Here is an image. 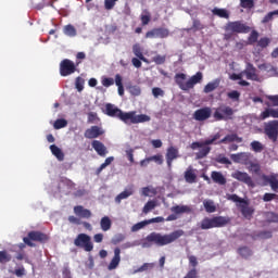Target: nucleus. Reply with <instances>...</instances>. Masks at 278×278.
<instances>
[{"label":"nucleus","mask_w":278,"mask_h":278,"mask_svg":"<svg viewBox=\"0 0 278 278\" xmlns=\"http://www.w3.org/2000/svg\"><path fill=\"white\" fill-rule=\"evenodd\" d=\"M170 36V30L168 28L159 27L153 28L146 33V38H168Z\"/></svg>","instance_id":"11"},{"label":"nucleus","mask_w":278,"mask_h":278,"mask_svg":"<svg viewBox=\"0 0 278 278\" xmlns=\"http://www.w3.org/2000/svg\"><path fill=\"white\" fill-rule=\"evenodd\" d=\"M251 150L254 151V153H262L264 151V144L260 141H252L250 143Z\"/></svg>","instance_id":"42"},{"label":"nucleus","mask_w":278,"mask_h":278,"mask_svg":"<svg viewBox=\"0 0 278 278\" xmlns=\"http://www.w3.org/2000/svg\"><path fill=\"white\" fill-rule=\"evenodd\" d=\"M77 71V66L75 63L68 59H64L60 63V75L61 77H68V75H73Z\"/></svg>","instance_id":"8"},{"label":"nucleus","mask_w":278,"mask_h":278,"mask_svg":"<svg viewBox=\"0 0 278 278\" xmlns=\"http://www.w3.org/2000/svg\"><path fill=\"white\" fill-rule=\"evenodd\" d=\"M122 113H123V110L118 109V106H116L112 103L105 104L104 114H106V116H111V118H119L121 119Z\"/></svg>","instance_id":"16"},{"label":"nucleus","mask_w":278,"mask_h":278,"mask_svg":"<svg viewBox=\"0 0 278 278\" xmlns=\"http://www.w3.org/2000/svg\"><path fill=\"white\" fill-rule=\"evenodd\" d=\"M118 0H104V10H114Z\"/></svg>","instance_id":"56"},{"label":"nucleus","mask_w":278,"mask_h":278,"mask_svg":"<svg viewBox=\"0 0 278 278\" xmlns=\"http://www.w3.org/2000/svg\"><path fill=\"white\" fill-rule=\"evenodd\" d=\"M153 266H155L153 263H144L138 269H136L135 273H144V271L153 268Z\"/></svg>","instance_id":"52"},{"label":"nucleus","mask_w":278,"mask_h":278,"mask_svg":"<svg viewBox=\"0 0 278 278\" xmlns=\"http://www.w3.org/2000/svg\"><path fill=\"white\" fill-rule=\"evenodd\" d=\"M177 157H179V150L175 147H169L166 153V162H167L168 168L173 166V161L177 160Z\"/></svg>","instance_id":"18"},{"label":"nucleus","mask_w":278,"mask_h":278,"mask_svg":"<svg viewBox=\"0 0 278 278\" xmlns=\"http://www.w3.org/2000/svg\"><path fill=\"white\" fill-rule=\"evenodd\" d=\"M172 212H174V214H190L192 210L188 205H176L172 207Z\"/></svg>","instance_id":"33"},{"label":"nucleus","mask_w":278,"mask_h":278,"mask_svg":"<svg viewBox=\"0 0 278 278\" xmlns=\"http://www.w3.org/2000/svg\"><path fill=\"white\" fill-rule=\"evenodd\" d=\"M96 121H99V115L96 112H89L87 123L92 124Z\"/></svg>","instance_id":"61"},{"label":"nucleus","mask_w":278,"mask_h":278,"mask_svg":"<svg viewBox=\"0 0 278 278\" xmlns=\"http://www.w3.org/2000/svg\"><path fill=\"white\" fill-rule=\"evenodd\" d=\"M244 74L247 79H251L252 81H260V76H257L255 66H253V64H248Z\"/></svg>","instance_id":"23"},{"label":"nucleus","mask_w":278,"mask_h":278,"mask_svg":"<svg viewBox=\"0 0 278 278\" xmlns=\"http://www.w3.org/2000/svg\"><path fill=\"white\" fill-rule=\"evenodd\" d=\"M181 236H184V230H175L168 235L151 232L142 241V248L150 249V247H153V244L156 247H166L167 244H173V242L179 240Z\"/></svg>","instance_id":"1"},{"label":"nucleus","mask_w":278,"mask_h":278,"mask_svg":"<svg viewBox=\"0 0 278 278\" xmlns=\"http://www.w3.org/2000/svg\"><path fill=\"white\" fill-rule=\"evenodd\" d=\"M104 131L99 126H91L90 128L85 130V138L88 140H94V138H99V136H103Z\"/></svg>","instance_id":"15"},{"label":"nucleus","mask_w":278,"mask_h":278,"mask_svg":"<svg viewBox=\"0 0 278 278\" xmlns=\"http://www.w3.org/2000/svg\"><path fill=\"white\" fill-rule=\"evenodd\" d=\"M63 33L70 38H75V36H77V29L71 24L64 26Z\"/></svg>","instance_id":"36"},{"label":"nucleus","mask_w":278,"mask_h":278,"mask_svg":"<svg viewBox=\"0 0 278 278\" xmlns=\"http://www.w3.org/2000/svg\"><path fill=\"white\" fill-rule=\"evenodd\" d=\"M224 31V40L229 42L231 40H236V36H238V34H249V31H251V27L242 21H233L226 23Z\"/></svg>","instance_id":"2"},{"label":"nucleus","mask_w":278,"mask_h":278,"mask_svg":"<svg viewBox=\"0 0 278 278\" xmlns=\"http://www.w3.org/2000/svg\"><path fill=\"white\" fill-rule=\"evenodd\" d=\"M266 181L269 184L274 192H278V174L270 175L266 178Z\"/></svg>","instance_id":"31"},{"label":"nucleus","mask_w":278,"mask_h":278,"mask_svg":"<svg viewBox=\"0 0 278 278\" xmlns=\"http://www.w3.org/2000/svg\"><path fill=\"white\" fill-rule=\"evenodd\" d=\"M118 264H121V248H115L114 256L108 266L109 270H116V268H118Z\"/></svg>","instance_id":"20"},{"label":"nucleus","mask_w":278,"mask_h":278,"mask_svg":"<svg viewBox=\"0 0 278 278\" xmlns=\"http://www.w3.org/2000/svg\"><path fill=\"white\" fill-rule=\"evenodd\" d=\"M132 52L136 58L141 60V62H147V58H144V54H142V48L140 47V43H135L132 46Z\"/></svg>","instance_id":"34"},{"label":"nucleus","mask_w":278,"mask_h":278,"mask_svg":"<svg viewBox=\"0 0 278 278\" xmlns=\"http://www.w3.org/2000/svg\"><path fill=\"white\" fill-rule=\"evenodd\" d=\"M265 134L271 140V142H277L278 140V121H271L265 125Z\"/></svg>","instance_id":"10"},{"label":"nucleus","mask_w":278,"mask_h":278,"mask_svg":"<svg viewBox=\"0 0 278 278\" xmlns=\"http://www.w3.org/2000/svg\"><path fill=\"white\" fill-rule=\"evenodd\" d=\"M152 62H154L157 65H162L166 62V55H155L152 58Z\"/></svg>","instance_id":"53"},{"label":"nucleus","mask_w":278,"mask_h":278,"mask_svg":"<svg viewBox=\"0 0 278 278\" xmlns=\"http://www.w3.org/2000/svg\"><path fill=\"white\" fill-rule=\"evenodd\" d=\"M230 142H237L240 144V142H243V139L242 137H239L238 134H230L220 139L217 144H229Z\"/></svg>","instance_id":"21"},{"label":"nucleus","mask_w":278,"mask_h":278,"mask_svg":"<svg viewBox=\"0 0 278 278\" xmlns=\"http://www.w3.org/2000/svg\"><path fill=\"white\" fill-rule=\"evenodd\" d=\"M50 151L59 162H64V152L55 144L50 146Z\"/></svg>","instance_id":"30"},{"label":"nucleus","mask_w":278,"mask_h":278,"mask_svg":"<svg viewBox=\"0 0 278 278\" xmlns=\"http://www.w3.org/2000/svg\"><path fill=\"white\" fill-rule=\"evenodd\" d=\"M84 84H85L84 78H81V77L76 78L75 86H76V89L78 90V92H81V90H84Z\"/></svg>","instance_id":"59"},{"label":"nucleus","mask_w":278,"mask_h":278,"mask_svg":"<svg viewBox=\"0 0 278 278\" xmlns=\"http://www.w3.org/2000/svg\"><path fill=\"white\" fill-rule=\"evenodd\" d=\"M231 223V218L227 216L204 217L200 223V228L203 230L218 229L227 227Z\"/></svg>","instance_id":"3"},{"label":"nucleus","mask_w":278,"mask_h":278,"mask_svg":"<svg viewBox=\"0 0 278 278\" xmlns=\"http://www.w3.org/2000/svg\"><path fill=\"white\" fill-rule=\"evenodd\" d=\"M253 208L251 206L242 205L241 206V214L244 218H251L253 216Z\"/></svg>","instance_id":"43"},{"label":"nucleus","mask_w":278,"mask_h":278,"mask_svg":"<svg viewBox=\"0 0 278 278\" xmlns=\"http://www.w3.org/2000/svg\"><path fill=\"white\" fill-rule=\"evenodd\" d=\"M211 151H212V148L207 146H203L202 148H200L199 152L195 153L197 160H203V157H207Z\"/></svg>","instance_id":"35"},{"label":"nucleus","mask_w":278,"mask_h":278,"mask_svg":"<svg viewBox=\"0 0 278 278\" xmlns=\"http://www.w3.org/2000/svg\"><path fill=\"white\" fill-rule=\"evenodd\" d=\"M278 118V109H266L261 113V121H266V118Z\"/></svg>","instance_id":"28"},{"label":"nucleus","mask_w":278,"mask_h":278,"mask_svg":"<svg viewBox=\"0 0 278 278\" xmlns=\"http://www.w3.org/2000/svg\"><path fill=\"white\" fill-rule=\"evenodd\" d=\"M258 38H260V33H257V30H252L250 36L248 37V42L250 45H255Z\"/></svg>","instance_id":"47"},{"label":"nucleus","mask_w":278,"mask_h":278,"mask_svg":"<svg viewBox=\"0 0 278 278\" xmlns=\"http://www.w3.org/2000/svg\"><path fill=\"white\" fill-rule=\"evenodd\" d=\"M249 170L251 173H254L255 175H260V170H262V167L260 166L258 163H253L252 161H250V163L248 164Z\"/></svg>","instance_id":"46"},{"label":"nucleus","mask_w":278,"mask_h":278,"mask_svg":"<svg viewBox=\"0 0 278 278\" xmlns=\"http://www.w3.org/2000/svg\"><path fill=\"white\" fill-rule=\"evenodd\" d=\"M215 162L218 164H231V161H229L225 155H219L215 159Z\"/></svg>","instance_id":"63"},{"label":"nucleus","mask_w":278,"mask_h":278,"mask_svg":"<svg viewBox=\"0 0 278 278\" xmlns=\"http://www.w3.org/2000/svg\"><path fill=\"white\" fill-rule=\"evenodd\" d=\"M100 227L102 231H110L112 229V219L109 216H104L100 220Z\"/></svg>","instance_id":"32"},{"label":"nucleus","mask_w":278,"mask_h":278,"mask_svg":"<svg viewBox=\"0 0 278 278\" xmlns=\"http://www.w3.org/2000/svg\"><path fill=\"white\" fill-rule=\"evenodd\" d=\"M227 200L232 201L233 203H247V201L238 197V194H227Z\"/></svg>","instance_id":"49"},{"label":"nucleus","mask_w":278,"mask_h":278,"mask_svg":"<svg viewBox=\"0 0 278 278\" xmlns=\"http://www.w3.org/2000/svg\"><path fill=\"white\" fill-rule=\"evenodd\" d=\"M75 247L78 249H84L87 253H90L94 249V244L92 243V238H90L87 233H79L74 240Z\"/></svg>","instance_id":"6"},{"label":"nucleus","mask_w":278,"mask_h":278,"mask_svg":"<svg viewBox=\"0 0 278 278\" xmlns=\"http://www.w3.org/2000/svg\"><path fill=\"white\" fill-rule=\"evenodd\" d=\"M233 114H236V111H233L231 106L222 104L215 109L213 117L215 121H232Z\"/></svg>","instance_id":"5"},{"label":"nucleus","mask_w":278,"mask_h":278,"mask_svg":"<svg viewBox=\"0 0 278 278\" xmlns=\"http://www.w3.org/2000/svg\"><path fill=\"white\" fill-rule=\"evenodd\" d=\"M8 262H12V255L8 251H0V264H8Z\"/></svg>","instance_id":"45"},{"label":"nucleus","mask_w":278,"mask_h":278,"mask_svg":"<svg viewBox=\"0 0 278 278\" xmlns=\"http://www.w3.org/2000/svg\"><path fill=\"white\" fill-rule=\"evenodd\" d=\"M203 205L207 214H214V212H216V204H214L212 200H204Z\"/></svg>","instance_id":"37"},{"label":"nucleus","mask_w":278,"mask_h":278,"mask_svg":"<svg viewBox=\"0 0 278 278\" xmlns=\"http://www.w3.org/2000/svg\"><path fill=\"white\" fill-rule=\"evenodd\" d=\"M201 81H203V73L198 72L195 75L191 76L187 80L188 90H192V88H194V86H197V84H201Z\"/></svg>","instance_id":"22"},{"label":"nucleus","mask_w":278,"mask_h":278,"mask_svg":"<svg viewBox=\"0 0 278 278\" xmlns=\"http://www.w3.org/2000/svg\"><path fill=\"white\" fill-rule=\"evenodd\" d=\"M74 213L76 216H79L80 218H90L92 216V212L88 208H84L81 205H77L74 207Z\"/></svg>","instance_id":"24"},{"label":"nucleus","mask_w":278,"mask_h":278,"mask_svg":"<svg viewBox=\"0 0 278 278\" xmlns=\"http://www.w3.org/2000/svg\"><path fill=\"white\" fill-rule=\"evenodd\" d=\"M240 8H243V10H253L255 8V0H240Z\"/></svg>","instance_id":"41"},{"label":"nucleus","mask_w":278,"mask_h":278,"mask_svg":"<svg viewBox=\"0 0 278 278\" xmlns=\"http://www.w3.org/2000/svg\"><path fill=\"white\" fill-rule=\"evenodd\" d=\"M49 240V236H47L45 232L33 230L28 232V237L23 238V242L27 247H36V243L34 242H47ZM33 241V242H31Z\"/></svg>","instance_id":"7"},{"label":"nucleus","mask_w":278,"mask_h":278,"mask_svg":"<svg viewBox=\"0 0 278 278\" xmlns=\"http://www.w3.org/2000/svg\"><path fill=\"white\" fill-rule=\"evenodd\" d=\"M185 181L187 184H194L197 181V174L192 169V166H189L185 172Z\"/></svg>","instance_id":"29"},{"label":"nucleus","mask_w":278,"mask_h":278,"mask_svg":"<svg viewBox=\"0 0 278 278\" xmlns=\"http://www.w3.org/2000/svg\"><path fill=\"white\" fill-rule=\"evenodd\" d=\"M220 139V134H215L211 139H206L203 142L194 141L191 143L190 148L192 151H197V149H201L203 147H210V144H214L216 140Z\"/></svg>","instance_id":"14"},{"label":"nucleus","mask_w":278,"mask_h":278,"mask_svg":"<svg viewBox=\"0 0 278 278\" xmlns=\"http://www.w3.org/2000/svg\"><path fill=\"white\" fill-rule=\"evenodd\" d=\"M230 157L235 164H244V166H249V164H251L252 154L250 152H241L231 154Z\"/></svg>","instance_id":"12"},{"label":"nucleus","mask_w":278,"mask_h":278,"mask_svg":"<svg viewBox=\"0 0 278 278\" xmlns=\"http://www.w3.org/2000/svg\"><path fill=\"white\" fill-rule=\"evenodd\" d=\"M231 178L237 179V181H240L241 184H245V186H249L250 188H255L253 178H251L247 172L236 170L231 174Z\"/></svg>","instance_id":"9"},{"label":"nucleus","mask_w":278,"mask_h":278,"mask_svg":"<svg viewBox=\"0 0 278 278\" xmlns=\"http://www.w3.org/2000/svg\"><path fill=\"white\" fill-rule=\"evenodd\" d=\"M175 84L178 85L180 90H184L185 92H188V81H186L187 76L184 73H178L174 77Z\"/></svg>","instance_id":"19"},{"label":"nucleus","mask_w":278,"mask_h":278,"mask_svg":"<svg viewBox=\"0 0 278 278\" xmlns=\"http://www.w3.org/2000/svg\"><path fill=\"white\" fill-rule=\"evenodd\" d=\"M140 21H141L142 25H149V23H151V13L146 12V14H141Z\"/></svg>","instance_id":"55"},{"label":"nucleus","mask_w":278,"mask_h":278,"mask_svg":"<svg viewBox=\"0 0 278 278\" xmlns=\"http://www.w3.org/2000/svg\"><path fill=\"white\" fill-rule=\"evenodd\" d=\"M211 179L214 181V184H218L219 186H225V184H227V178H225L220 172H212Z\"/></svg>","instance_id":"25"},{"label":"nucleus","mask_w":278,"mask_h":278,"mask_svg":"<svg viewBox=\"0 0 278 278\" xmlns=\"http://www.w3.org/2000/svg\"><path fill=\"white\" fill-rule=\"evenodd\" d=\"M268 45H270V39H268L267 37L261 38L257 41V46L261 47V49H266Z\"/></svg>","instance_id":"58"},{"label":"nucleus","mask_w":278,"mask_h":278,"mask_svg":"<svg viewBox=\"0 0 278 278\" xmlns=\"http://www.w3.org/2000/svg\"><path fill=\"white\" fill-rule=\"evenodd\" d=\"M218 86H220V79L216 78L213 81L207 83L204 86L203 93L204 94H210V92H214V90H216V88H218Z\"/></svg>","instance_id":"27"},{"label":"nucleus","mask_w":278,"mask_h":278,"mask_svg":"<svg viewBox=\"0 0 278 278\" xmlns=\"http://www.w3.org/2000/svg\"><path fill=\"white\" fill-rule=\"evenodd\" d=\"M152 94L155 97V99H157V97H164V90H162V88L154 87L152 89Z\"/></svg>","instance_id":"62"},{"label":"nucleus","mask_w":278,"mask_h":278,"mask_svg":"<svg viewBox=\"0 0 278 278\" xmlns=\"http://www.w3.org/2000/svg\"><path fill=\"white\" fill-rule=\"evenodd\" d=\"M66 125H68V122L64 118H59L54 122V129H64V127H66Z\"/></svg>","instance_id":"48"},{"label":"nucleus","mask_w":278,"mask_h":278,"mask_svg":"<svg viewBox=\"0 0 278 278\" xmlns=\"http://www.w3.org/2000/svg\"><path fill=\"white\" fill-rule=\"evenodd\" d=\"M91 147L96 151V153L100 155V157H105V155H108V148L105 147V144H103V142L99 140H93L91 142Z\"/></svg>","instance_id":"17"},{"label":"nucleus","mask_w":278,"mask_h":278,"mask_svg":"<svg viewBox=\"0 0 278 278\" xmlns=\"http://www.w3.org/2000/svg\"><path fill=\"white\" fill-rule=\"evenodd\" d=\"M267 99L273 103L274 108H278V94L267 96Z\"/></svg>","instance_id":"64"},{"label":"nucleus","mask_w":278,"mask_h":278,"mask_svg":"<svg viewBox=\"0 0 278 278\" xmlns=\"http://www.w3.org/2000/svg\"><path fill=\"white\" fill-rule=\"evenodd\" d=\"M194 121H199L200 123L203 121H207V118H212V108L204 106L202 109H198L193 113Z\"/></svg>","instance_id":"13"},{"label":"nucleus","mask_w":278,"mask_h":278,"mask_svg":"<svg viewBox=\"0 0 278 278\" xmlns=\"http://www.w3.org/2000/svg\"><path fill=\"white\" fill-rule=\"evenodd\" d=\"M134 194V186L127 187L124 191H122L116 198V203H121L124 199H129Z\"/></svg>","instance_id":"26"},{"label":"nucleus","mask_w":278,"mask_h":278,"mask_svg":"<svg viewBox=\"0 0 278 278\" xmlns=\"http://www.w3.org/2000/svg\"><path fill=\"white\" fill-rule=\"evenodd\" d=\"M119 121L125 123V125H138L140 123H149L151 121V116L147 114L136 115V111L123 112L119 115Z\"/></svg>","instance_id":"4"},{"label":"nucleus","mask_w":278,"mask_h":278,"mask_svg":"<svg viewBox=\"0 0 278 278\" xmlns=\"http://www.w3.org/2000/svg\"><path fill=\"white\" fill-rule=\"evenodd\" d=\"M275 16H278V10L267 13L262 20L263 25H266V23H270V21H273Z\"/></svg>","instance_id":"44"},{"label":"nucleus","mask_w":278,"mask_h":278,"mask_svg":"<svg viewBox=\"0 0 278 278\" xmlns=\"http://www.w3.org/2000/svg\"><path fill=\"white\" fill-rule=\"evenodd\" d=\"M228 99L232 101H240V92L238 90H232L227 93Z\"/></svg>","instance_id":"54"},{"label":"nucleus","mask_w":278,"mask_h":278,"mask_svg":"<svg viewBox=\"0 0 278 278\" xmlns=\"http://www.w3.org/2000/svg\"><path fill=\"white\" fill-rule=\"evenodd\" d=\"M213 14L219 16V18H229V12L226 9L215 8L213 9Z\"/></svg>","instance_id":"40"},{"label":"nucleus","mask_w":278,"mask_h":278,"mask_svg":"<svg viewBox=\"0 0 278 278\" xmlns=\"http://www.w3.org/2000/svg\"><path fill=\"white\" fill-rule=\"evenodd\" d=\"M275 200L278 201V194H277V193H265V194L263 195V201H264L265 203H268V202L275 201Z\"/></svg>","instance_id":"50"},{"label":"nucleus","mask_w":278,"mask_h":278,"mask_svg":"<svg viewBox=\"0 0 278 278\" xmlns=\"http://www.w3.org/2000/svg\"><path fill=\"white\" fill-rule=\"evenodd\" d=\"M238 253L241 255V257H244V260H249V257L253 255V251H251L249 247L239 248Z\"/></svg>","instance_id":"39"},{"label":"nucleus","mask_w":278,"mask_h":278,"mask_svg":"<svg viewBox=\"0 0 278 278\" xmlns=\"http://www.w3.org/2000/svg\"><path fill=\"white\" fill-rule=\"evenodd\" d=\"M155 207H157V202L155 200H150L144 204L142 212L143 214H149V212H152Z\"/></svg>","instance_id":"38"},{"label":"nucleus","mask_w":278,"mask_h":278,"mask_svg":"<svg viewBox=\"0 0 278 278\" xmlns=\"http://www.w3.org/2000/svg\"><path fill=\"white\" fill-rule=\"evenodd\" d=\"M128 92H130L132 97H140L142 90L140 89V87L134 85L128 88Z\"/></svg>","instance_id":"51"},{"label":"nucleus","mask_w":278,"mask_h":278,"mask_svg":"<svg viewBox=\"0 0 278 278\" xmlns=\"http://www.w3.org/2000/svg\"><path fill=\"white\" fill-rule=\"evenodd\" d=\"M147 225H149V220H148V219L135 224V225L132 226V230H134V231H140V229H143V227H147Z\"/></svg>","instance_id":"57"},{"label":"nucleus","mask_w":278,"mask_h":278,"mask_svg":"<svg viewBox=\"0 0 278 278\" xmlns=\"http://www.w3.org/2000/svg\"><path fill=\"white\" fill-rule=\"evenodd\" d=\"M184 278H199V271H197V268L190 269Z\"/></svg>","instance_id":"60"}]
</instances>
